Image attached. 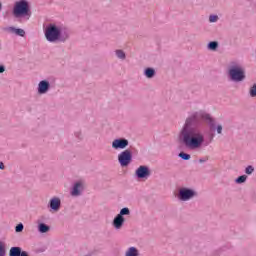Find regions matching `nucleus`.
Returning <instances> with one entry per match:
<instances>
[{
  "mask_svg": "<svg viewBox=\"0 0 256 256\" xmlns=\"http://www.w3.org/2000/svg\"><path fill=\"white\" fill-rule=\"evenodd\" d=\"M218 46L219 44L217 42H210L208 44V48L211 49V51H215V49H217Z\"/></svg>",
  "mask_w": 256,
  "mask_h": 256,
  "instance_id": "nucleus-19",
  "label": "nucleus"
},
{
  "mask_svg": "<svg viewBox=\"0 0 256 256\" xmlns=\"http://www.w3.org/2000/svg\"><path fill=\"white\" fill-rule=\"evenodd\" d=\"M0 73H5V67L4 66H0Z\"/></svg>",
  "mask_w": 256,
  "mask_h": 256,
  "instance_id": "nucleus-29",
  "label": "nucleus"
},
{
  "mask_svg": "<svg viewBox=\"0 0 256 256\" xmlns=\"http://www.w3.org/2000/svg\"><path fill=\"white\" fill-rule=\"evenodd\" d=\"M60 35L61 31L55 25H50L45 31V37L47 41H50L51 43L57 41Z\"/></svg>",
  "mask_w": 256,
  "mask_h": 256,
  "instance_id": "nucleus-3",
  "label": "nucleus"
},
{
  "mask_svg": "<svg viewBox=\"0 0 256 256\" xmlns=\"http://www.w3.org/2000/svg\"><path fill=\"white\" fill-rule=\"evenodd\" d=\"M0 169H5V164H3V162H0Z\"/></svg>",
  "mask_w": 256,
  "mask_h": 256,
  "instance_id": "nucleus-31",
  "label": "nucleus"
},
{
  "mask_svg": "<svg viewBox=\"0 0 256 256\" xmlns=\"http://www.w3.org/2000/svg\"><path fill=\"white\" fill-rule=\"evenodd\" d=\"M130 213H131V211L129 210V208H123V209H121V211L118 215H120V217H123V215H129Z\"/></svg>",
  "mask_w": 256,
  "mask_h": 256,
  "instance_id": "nucleus-20",
  "label": "nucleus"
},
{
  "mask_svg": "<svg viewBox=\"0 0 256 256\" xmlns=\"http://www.w3.org/2000/svg\"><path fill=\"white\" fill-rule=\"evenodd\" d=\"M192 197H195V192L193 190L186 188L180 189L179 199H181V201H189Z\"/></svg>",
  "mask_w": 256,
  "mask_h": 256,
  "instance_id": "nucleus-6",
  "label": "nucleus"
},
{
  "mask_svg": "<svg viewBox=\"0 0 256 256\" xmlns=\"http://www.w3.org/2000/svg\"><path fill=\"white\" fill-rule=\"evenodd\" d=\"M179 157H181V159H184V161H189V159H191V155L185 153V152H181L179 154Z\"/></svg>",
  "mask_w": 256,
  "mask_h": 256,
  "instance_id": "nucleus-18",
  "label": "nucleus"
},
{
  "mask_svg": "<svg viewBox=\"0 0 256 256\" xmlns=\"http://www.w3.org/2000/svg\"><path fill=\"white\" fill-rule=\"evenodd\" d=\"M20 256H29V255L27 254V252L23 251L20 253Z\"/></svg>",
  "mask_w": 256,
  "mask_h": 256,
  "instance_id": "nucleus-30",
  "label": "nucleus"
},
{
  "mask_svg": "<svg viewBox=\"0 0 256 256\" xmlns=\"http://www.w3.org/2000/svg\"><path fill=\"white\" fill-rule=\"evenodd\" d=\"M136 175L139 179H145V177H149L150 175L149 168H147V166H140L136 170Z\"/></svg>",
  "mask_w": 256,
  "mask_h": 256,
  "instance_id": "nucleus-8",
  "label": "nucleus"
},
{
  "mask_svg": "<svg viewBox=\"0 0 256 256\" xmlns=\"http://www.w3.org/2000/svg\"><path fill=\"white\" fill-rule=\"evenodd\" d=\"M46 91H49V82L43 80L38 84V93L43 95Z\"/></svg>",
  "mask_w": 256,
  "mask_h": 256,
  "instance_id": "nucleus-10",
  "label": "nucleus"
},
{
  "mask_svg": "<svg viewBox=\"0 0 256 256\" xmlns=\"http://www.w3.org/2000/svg\"><path fill=\"white\" fill-rule=\"evenodd\" d=\"M129 145V140L127 139H115L112 142L113 149H125Z\"/></svg>",
  "mask_w": 256,
  "mask_h": 256,
  "instance_id": "nucleus-7",
  "label": "nucleus"
},
{
  "mask_svg": "<svg viewBox=\"0 0 256 256\" xmlns=\"http://www.w3.org/2000/svg\"><path fill=\"white\" fill-rule=\"evenodd\" d=\"M50 207L53 211H58L61 209V200L59 198H52L50 200Z\"/></svg>",
  "mask_w": 256,
  "mask_h": 256,
  "instance_id": "nucleus-11",
  "label": "nucleus"
},
{
  "mask_svg": "<svg viewBox=\"0 0 256 256\" xmlns=\"http://www.w3.org/2000/svg\"><path fill=\"white\" fill-rule=\"evenodd\" d=\"M8 31H10L11 33H15L16 35H19L20 37H25V30L23 29H16L13 27L8 28Z\"/></svg>",
  "mask_w": 256,
  "mask_h": 256,
  "instance_id": "nucleus-13",
  "label": "nucleus"
},
{
  "mask_svg": "<svg viewBox=\"0 0 256 256\" xmlns=\"http://www.w3.org/2000/svg\"><path fill=\"white\" fill-rule=\"evenodd\" d=\"M217 19H219V17H218V16H215V15H212V16L209 17L210 23H215V22H217Z\"/></svg>",
  "mask_w": 256,
  "mask_h": 256,
  "instance_id": "nucleus-24",
  "label": "nucleus"
},
{
  "mask_svg": "<svg viewBox=\"0 0 256 256\" xmlns=\"http://www.w3.org/2000/svg\"><path fill=\"white\" fill-rule=\"evenodd\" d=\"M16 233H21L23 231V224H18L15 228Z\"/></svg>",
  "mask_w": 256,
  "mask_h": 256,
  "instance_id": "nucleus-26",
  "label": "nucleus"
},
{
  "mask_svg": "<svg viewBox=\"0 0 256 256\" xmlns=\"http://www.w3.org/2000/svg\"><path fill=\"white\" fill-rule=\"evenodd\" d=\"M199 121H207V123H210V125L213 126V119H211V116L205 112H196L187 118L182 130V139L184 145H186L188 149H199L205 142V136L201 130L193 128Z\"/></svg>",
  "mask_w": 256,
  "mask_h": 256,
  "instance_id": "nucleus-1",
  "label": "nucleus"
},
{
  "mask_svg": "<svg viewBox=\"0 0 256 256\" xmlns=\"http://www.w3.org/2000/svg\"><path fill=\"white\" fill-rule=\"evenodd\" d=\"M229 75L232 81H243L245 79V71L241 66H232L229 69Z\"/></svg>",
  "mask_w": 256,
  "mask_h": 256,
  "instance_id": "nucleus-4",
  "label": "nucleus"
},
{
  "mask_svg": "<svg viewBox=\"0 0 256 256\" xmlns=\"http://www.w3.org/2000/svg\"><path fill=\"white\" fill-rule=\"evenodd\" d=\"M2 8H3V5H2L1 2H0V11H1Z\"/></svg>",
  "mask_w": 256,
  "mask_h": 256,
  "instance_id": "nucleus-32",
  "label": "nucleus"
},
{
  "mask_svg": "<svg viewBox=\"0 0 256 256\" xmlns=\"http://www.w3.org/2000/svg\"><path fill=\"white\" fill-rule=\"evenodd\" d=\"M255 171V168H253V166H248L245 170V173L247 175H251V173H253Z\"/></svg>",
  "mask_w": 256,
  "mask_h": 256,
  "instance_id": "nucleus-23",
  "label": "nucleus"
},
{
  "mask_svg": "<svg viewBox=\"0 0 256 256\" xmlns=\"http://www.w3.org/2000/svg\"><path fill=\"white\" fill-rule=\"evenodd\" d=\"M245 181H247V176L246 175L239 176L236 179V183H245Z\"/></svg>",
  "mask_w": 256,
  "mask_h": 256,
  "instance_id": "nucleus-22",
  "label": "nucleus"
},
{
  "mask_svg": "<svg viewBox=\"0 0 256 256\" xmlns=\"http://www.w3.org/2000/svg\"><path fill=\"white\" fill-rule=\"evenodd\" d=\"M133 159V155L130 150H124L118 155V161L121 167H127Z\"/></svg>",
  "mask_w": 256,
  "mask_h": 256,
  "instance_id": "nucleus-5",
  "label": "nucleus"
},
{
  "mask_svg": "<svg viewBox=\"0 0 256 256\" xmlns=\"http://www.w3.org/2000/svg\"><path fill=\"white\" fill-rule=\"evenodd\" d=\"M81 189H83V182H77L73 187L71 195L77 197V195H80Z\"/></svg>",
  "mask_w": 256,
  "mask_h": 256,
  "instance_id": "nucleus-12",
  "label": "nucleus"
},
{
  "mask_svg": "<svg viewBox=\"0 0 256 256\" xmlns=\"http://www.w3.org/2000/svg\"><path fill=\"white\" fill-rule=\"evenodd\" d=\"M10 256H21V248H19V247H12L10 249Z\"/></svg>",
  "mask_w": 256,
  "mask_h": 256,
  "instance_id": "nucleus-15",
  "label": "nucleus"
},
{
  "mask_svg": "<svg viewBox=\"0 0 256 256\" xmlns=\"http://www.w3.org/2000/svg\"><path fill=\"white\" fill-rule=\"evenodd\" d=\"M155 75V70L152 69V68H147L145 70V76L148 78V79H151V77H154Z\"/></svg>",
  "mask_w": 256,
  "mask_h": 256,
  "instance_id": "nucleus-16",
  "label": "nucleus"
},
{
  "mask_svg": "<svg viewBox=\"0 0 256 256\" xmlns=\"http://www.w3.org/2000/svg\"><path fill=\"white\" fill-rule=\"evenodd\" d=\"M222 131H223V126L218 125V126H217V133L221 134Z\"/></svg>",
  "mask_w": 256,
  "mask_h": 256,
  "instance_id": "nucleus-28",
  "label": "nucleus"
},
{
  "mask_svg": "<svg viewBox=\"0 0 256 256\" xmlns=\"http://www.w3.org/2000/svg\"><path fill=\"white\" fill-rule=\"evenodd\" d=\"M125 256H139V250L135 247H130L127 251Z\"/></svg>",
  "mask_w": 256,
  "mask_h": 256,
  "instance_id": "nucleus-14",
  "label": "nucleus"
},
{
  "mask_svg": "<svg viewBox=\"0 0 256 256\" xmlns=\"http://www.w3.org/2000/svg\"><path fill=\"white\" fill-rule=\"evenodd\" d=\"M123 223H125V218L118 214L113 221L115 229H121V227H123Z\"/></svg>",
  "mask_w": 256,
  "mask_h": 256,
  "instance_id": "nucleus-9",
  "label": "nucleus"
},
{
  "mask_svg": "<svg viewBox=\"0 0 256 256\" xmlns=\"http://www.w3.org/2000/svg\"><path fill=\"white\" fill-rule=\"evenodd\" d=\"M29 3L25 0H20L15 2L13 8V15L16 17H25V15H29Z\"/></svg>",
  "mask_w": 256,
  "mask_h": 256,
  "instance_id": "nucleus-2",
  "label": "nucleus"
},
{
  "mask_svg": "<svg viewBox=\"0 0 256 256\" xmlns=\"http://www.w3.org/2000/svg\"><path fill=\"white\" fill-rule=\"evenodd\" d=\"M251 97H256V85H254L250 90Z\"/></svg>",
  "mask_w": 256,
  "mask_h": 256,
  "instance_id": "nucleus-25",
  "label": "nucleus"
},
{
  "mask_svg": "<svg viewBox=\"0 0 256 256\" xmlns=\"http://www.w3.org/2000/svg\"><path fill=\"white\" fill-rule=\"evenodd\" d=\"M5 255V247L3 246V243L0 242V256Z\"/></svg>",
  "mask_w": 256,
  "mask_h": 256,
  "instance_id": "nucleus-27",
  "label": "nucleus"
},
{
  "mask_svg": "<svg viewBox=\"0 0 256 256\" xmlns=\"http://www.w3.org/2000/svg\"><path fill=\"white\" fill-rule=\"evenodd\" d=\"M116 55L118 59H125V52L123 50H116Z\"/></svg>",
  "mask_w": 256,
  "mask_h": 256,
  "instance_id": "nucleus-21",
  "label": "nucleus"
},
{
  "mask_svg": "<svg viewBox=\"0 0 256 256\" xmlns=\"http://www.w3.org/2000/svg\"><path fill=\"white\" fill-rule=\"evenodd\" d=\"M49 231V226L45 225L44 223H41L39 225V232L40 233H47Z\"/></svg>",
  "mask_w": 256,
  "mask_h": 256,
  "instance_id": "nucleus-17",
  "label": "nucleus"
}]
</instances>
